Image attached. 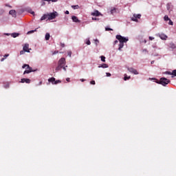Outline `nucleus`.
Returning <instances> with one entry per match:
<instances>
[{"instance_id":"nucleus-46","label":"nucleus","mask_w":176,"mask_h":176,"mask_svg":"<svg viewBox=\"0 0 176 176\" xmlns=\"http://www.w3.org/2000/svg\"><path fill=\"white\" fill-rule=\"evenodd\" d=\"M58 0H51L52 2H57Z\"/></svg>"},{"instance_id":"nucleus-39","label":"nucleus","mask_w":176,"mask_h":176,"mask_svg":"<svg viewBox=\"0 0 176 176\" xmlns=\"http://www.w3.org/2000/svg\"><path fill=\"white\" fill-rule=\"evenodd\" d=\"M57 53H58V51H55L54 52L52 53V54H53V55L57 54Z\"/></svg>"},{"instance_id":"nucleus-13","label":"nucleus","mask_w":176,"mask_h":176,"mask_svg":"<svg viewBox=\"0 0 176 176\" xmlns=\"http://www.w3.org/2000/svg\"><path fill=\"white\" fill-rule=\"evenodd\" d=\"M72 20H73L74 23H80V21H79V19L76 16H73L72 17Z\"/></svg>"},{"instance_id":"nucleus-8","label":"nucleus","mask_w":176,"mask_h":176,"mask_svg":"<svg viewBox=\"0 0 176 176\" xmlns=\"http://www.w3.org/2000/svg\"><path fill=\"white\" fill-rule=\"evenodd\" d=\"M30 50H31V49H30V44L25 43L23 46V51L30 53Z\"/></svg>"},{"instance_id":"nucleus-40","label":"nucleus","mask_w":176,"mask_h":176,"mask_svg":"<svg viewBox=\"0 0 176 176\" xmlns=\"http://www.w3.org/2000/svg\"><path fill=\"white\" fill-rule=\"evenodd\" d=\"M118 40H116L115 41H114V45H116L117 43H118Z\"/></svg>"},{"instance_id":"nucleus-4","label":"nucleus","mask_w":176,"mask_h":176,"mask_svg":"<svg viewBox=\"0 0 176 176\" xmlns=\"http://www.w3.org/2000/svg\"><path fill=\"white\" fill-rule=\"evenodd\" d=\"M116 39H118V41H119V42L122 43H126L129 41V38H126L125 37L120 35H117Z\"/></svg>"},{"instance_id":"nucleus-44","label":"nucleus","mask_w":176,"mask_h":176,"mask_svg":"<svg viewBox=\"0 0 176 176\" xmlns=\"http://www.w3.org/2000/svg\"><path fill=\"white\" fill-rule=\"evenodd\" d=\"M95 42H96V45H97V43H100V41L98 40H96Z\"/></svg>"},{"instance_id":"nucleus-34","label":"nucleus","mask_w":176,"mask_h":176,"mask_svg":"<svg viewBox=\"0 0 176 176\" xmlns=\"http://www.w3.org/2000/svg\"><path fill=\"white\" fill-rule=\"evenodd\" d=\"M86 43L87 44V45H91V42H90V40H87V42H86Z\"/></svg>"},{"instance_id":"nucleus-49","label":"nucleus","mask_w":176,"mask_h":176,"mask_svg":"<svg viewBox=\"0 0 176 176\" xmlns=\"http://www.w3.org/2000/svg\"><path fill=\"white\" fill-rule=\"evenodd\" d=\"M6 6H8V8H12V6H9V5H8V4H6Z\"/></svg>"},{"instance_id":"nucleus-26","label":"nucleus","mask_w":176,"mask_h":176,"mask_svg":"<svg viewBox=\"0 0 176 176\" xmlns=\"http://www.w3.org/2000/svg\"><path fill=\"white\" fill-rule=\"evenodd\" d=\"M6 57H9V54H5L4 58H2L1 61H3V60H5V58H6Z\"/></svg>"},{"instance_id":"nucleus-47","label":"nucleus","mask_w":176,"mask_h":176,"mask_svg":"<svg viewBox=\"0 0 176 176\" xmlns=\"http://www.w3.org/2000/svg\"><path fill=\"white\" fill-rule=\"evenodd\" d=\"M92 20H98V19L92 17Z\"/></svg>"},{"instance_id":"nucleus-16","label":"nucleus","mask_w":176,"mask_h":176,"mask_svg":"<svg viewBox=\"0 0 176 176\" xmlns=\"http://www.w3.org/2000/svg\"><path fill=\"white\" fill-rule=\"evenodd\" d=\"M166 74H168V75H173V76H176V69L173 70L172 73L166 72Z\"/></svg>"},{"instance_id":"nucleus-2","label":"nucleus","mask_w":176,"mask_h":176,"mask_svg":"<svg viewBox=\"0 0 176 176\" xmlns=\"http://www.w3.org/2000/svg\"><path fill=\"white\" fill-rule=\"evenodd\" d=\"M22 68H26V70L24 71L23 75H25V74H30V72H32V67H30V65L25 64L22 66Z\"/></svg>"},{"instance_id":"nucleus-15","label":"nucleus","mask_w":176,"mask_h":176,"mask_svg":"<svg viewBox=\"0 0 176 176\" xmlns=\"http://www.w3.org/2000/svg\"><path fill=\"white\" fill-rule=\"evenodd\" d=\"M48 82H51L52 85H54V82H56V78L54 77L50 78L48 79Z\"/></svg>"},{"instance_id":"nucleus-42","label":"nucleus","mask_w":176,"mask_h":176,"mask_svg":"<svg viewBox=\"0 0 176 176\" xmlns=\"http://www.w3.org/2000/svg\"><path fill=\"white\" fill-rule=\"evenodd\" d=\"M65 13V14H69V11L67 10Z\"/></svg>"},{"instance_id":"nucleus-12","label":"nucleus","mask_w":176,"mask_h":176,"mask_svg":"<svg viewBox=\"0 0 176 176\" xmlns=\"http://www.w3.org/2000/svg\"><path fill=\"white\" fill-rule=\"evenodd\" d=\"M160 38L161 39H162V41H166L168 38L167 35L164 34H162L160 35Z\"/></svg>"},{"instance_id":"nucleus-22","label":"nucleus","mask_w":176,"mask_h":176,"mask_svg":"<svg viewBox=\"0 0 176 176\" xmlns=\"http://www.w3.org/2000/svg\"><path fill=\"white\" fill-rule=\"evenodd\" d=\"M131 78V76H127V74H124V80H129Z\"/></svg>"},{"instance_id":"nucleus-9","label":"nucleus","mask_w":176,"mask_h":176,"mask_svg":"<svg viewBox=\"0 0 176 176\" xmlns=\"http://www.w3.org/2000/svg\"><path fill=\"white\" fill-rule=\"evenodd\" d=\"M19 83H31V80L30 78H22L21 79V81H19Z\"/></svg>"},{"instance_id":"nucleus-45","label":"nucleus","mask_w":176,"mask_h":176,"mask_svg":"<svg viewBox=\"0 0 176 176\" xmlns=\"http://www.w3.org/2000/svg\"><path fill=\"white\" fill-rule=\"evenodd\" d=\"M3 13V10L0 9V14H2Z\"/></svg>"},{"instance_id":"nucleus-11","label":"nucleus","mask_w":176,"mask_h":176,"mask_svg":"<svg viewBox=\"0 0 176 176\" xmlns=\"http://www.w3.org/2000/svg\"><path fill=\"white\" fill-rule=\"evenodd\" d=\"M9 13L12 16V17H16V15L17 14V12L14 10H10Z\"/></svg>"},{"instance_id":"nucleus-28","label":"nucleus","mask_w":176,"mask_h":176,"mask_svg":"<svg viewBox=\"0 0 176 176\" xmlns=\"http://www.w3.org/2000/svg\"><path fill=\"white\" fill-rule=\"evenodd\" d=\"M58 83H61V80H55V82H54V85H58Z\"/></svg>"},{"instance_id":"nucleus-36","label":"nucleus","mask_w":176,"mask_h":176,"mask_svg":"<svg viewBox=\"0 0 176 176\" xmlns=\"http://www.w3.org/2000/svg\"><path fill=\"white\" fill-rule=\"evenodd\" d=\"M24 53H25V51L24 50H22L20 52V54H24Z\"/></svg>"},{"instance_id":"nucleus-41","label":"nucleus","mask_w":176,"mask_h":176,"mask_svg":"<svg viewBox=\"0 0 176 176\" xmlns=\"http://www.w3.org/2000/svg\"><path fill=\"white\" fill-rule=\"evenodd\" d=\"M107 76H111V73H106Z\"/></svg>"},{"instance_id":"nucleus-27","label":"nucleus","mask_w":176,"mask_h":176,"mask_svg":"<svg viewBox=\"0 0 176 176\" xmlns=\"http://www.w3.org/2000/svg\"><path fill=\"white\" fill-rule=\"evenodd\" d=\"M100 58H101V61H102L103 63H105V56H101Z\"/></svg>"},{"instance_id":"nucleus-38","label":"nucleus","mask_w":176,"mask_h":176,"mask_svg":"<svg viewBox=\"0 0 176 176\" xmlns=\"http://www.w3.org/2000/svg\"><path fill=\"white\" fill-rule=\"evenodd\" d=\"M149 39H150V41H153V39H155V38L152 37V36H149Z\"/></svg>"},{"instance_id":"nucleus-17","label":"nucleus","mask_w":176,"mask_h":176,"mask_svg":"<svg viewBox=\"0 0 176 176\" xmlns=\"http://www.w3.org/2000/svg\"><path fill=\"white\" fill-rule=\"evenodd\" d=\"M169 47H170V49H176V45L174 44V43H170L169 44Z\"/></svg>"},{"instance_id":"nucleus-32","label":"nucleus","mask_w":176,"mask_h":176,"mask_svg":"<svg viewBox=\"0 0 176 176\" xmlns=\"http://www.w3.org/2000/svg\"><path fill=\"white\" fill-rule=\"evenodd\" d=\"M68 67V66H63L62 68L64 71H67V68Z\"/></svg>"},{"instance_id":"nucleus-35","label":"nucleus","mask_w":176,"mask_h":176,"mask_svg":"<svg viewBox=\"0 0 176 176\" xmlns=\"http://www.w3.org/2000/svg\"><path fill=\"white\" fill-rule=\"evenodd\" d=\"M61 47H65V44L60 43Z\"/></svg>"},{"instance_id":"nucleus-5","label":"nucleus","mask_w":176,"mask_h":176,"mask_svg":"<svg viewBox=\"0 0 176 176\" xmlns=\"http://www.w3.org/2000/svg\"><path fill=\"white\" fill-rule=\"evenodd\" d=\"M58 16V13L57 12H50L48 14V20H54Z\"/></svg>"},{"instance_id":"nucleus-53","label":"nucleus","mask_w":176,"mask_h":176,"mask_svg":"<svg viewBox=\"0 0 176 176\" xmlns=\"http://www.w3.org/2000/svg\"><path fill=\"white\" fill-rule=\"evenodd\" d=\"M43 5H45V2L43 3Z\"/></svg>"},{"instance_id":"nucleus-37","label":"nucleus","mask_w":176,"mask_h":176,"mask_svg":"<svg viewBox=\"0 0 176 176\" xmlns=\"http://www.w3.org/2000/svg\"><path fill=\"white\" fill-rule=\"evenodd\" d=\"M36 32V29H35L34 30H32V31H30V32H29L30 34H32V32Z\"/></svg>"},{"instance_id":"nucleus-51","label":"nucleus","mask_w":176,"mask_h":176,"mask_svg":"<svg viewBox=\"0 0 176 176\" xmlns=\"http://www.w3.org/2000/svg\"><path fill=\"white\" fill-rule=\"evenodd\" d=\"M143 52H146V49L143 50Z\"/></svg>"},{"instance_id":"nucleus-24","label":"nucleus","mask_w":176,"mask_h":176,"mask_svg":"<svg viewBox=\"0 0 176 176\" xmlns=\"http://www.w3.org/2000/svg\"><path fill=\"white\" fill-rule=\"evenodd\" d=\"M111 14H113L114 13H116V8H113L111 10Z\"/></svg>"},{"instance_id":"nucleus-23","label":"nucleus","mask_w":176,"mask_h":176,"mask_svg":"<svg viewBox=\"0 0 176 176\" xmlns=\"http://www.w3.org/2000/svg\"><path fill=\"white\" fill-rule=\"evenodd\" d=\"M164 21H169L170 18L168 17V15H165L164 17Z\"/></svg>"},{"instance_id":"nucleus-25","label":"nucleus","mask_w":176,"mask_h":176,"mask_svg":"<svg viewBox=\"0 0 176 176\" xmlns=\"http://www.w3.org/2000/svg\"><path fill=\"white\" fill-rule=\"evenodd\" d=\"M72 9H79V6L76 5V6H72Z\"/></svg>"},{"instance_id":"nucleus-1","label":"nucleus","mask_w":176,"mask_h":176,"mask_svg":"<svg viewBox=\"0 0 176 176\" xmlns=\"http://www.w3.org/2000/svg\"><path fill=\"white\" fill-rule=\"evenodd\" d=\"M66 64L65 58H61L58 62V66L56 67V72H58L60 71L63 67H65Z\"/></svg>"},{"instance_id":"nucleus-20","label":"nucleus","mask_w":176,"mask_h":176,"mask_svg":"<svg viewBox=\"0 0 176 176\" xmlns=\"http://www.w3.org/2000/svg\"><path fill=\"white\" fill-rule=\"evenodd\" d=\"M50 39V34L46 33L45 34V41H49Z\"/></svg>"},{"instance_id":"nucleus-7","label":"nucleus","mask_w":176,"mask_h":176,"mask_svg":"<svg viewBox=\"0 0 176 176\" xmlns=\"http://www.w3.org/2000/svg\"><path fill=\"white\" fill-rule=\"evenodd\" d=\"M128 71L131 72V74H133L134 75H138V71L133 67H128Z\"/></svg>"},{"instance_id":"nucleus-18","label":"nucleus","mask_w":176,"mask_h":176,"mask_svg":"<svg viewBox=\"0 0 176 176\" xmlns=\"http://www.w3.org/2000/svg\"><path fill=\"white\" fill-rule=\"evenodd\" d=\"M123 46H124V43H120L118 50H122V49H123Z\"/></svg>"},{"instance_id":"nucleus-50","label":"nucleus","mask_w":176,"mask_h":176,"mask_svg":"<svg viewBox=\"0 0 176 176\" xmlns=\"http://www.w3.org/2000/svg\"><path fill=\"white\" fill-rule=\"evenodd\" d=\"M80 80H81L82 82H85V80H86L82 78V79H80Z\"/></svg>"},{"instance_id":"nucleus-33","label":"nucleus","mask_w":176,"mask_h":176,"mask_svg":"<svg viewBox=\"0 0 176 176\" xmlns=\"http://www.w3.org/2000/svg\"><path fill=\"white\" fill-rule=\"evenodd\" d=\"M91 85H96V81L95 80H91L90 82Z\"/></svg>"},{"instance_id":"nucleus-52","label":"nucleus","mask_w":176,"mask_h":176,"mask_svg":"<svg viewBox=\"0 0 176 176\" xmlns=\"http://www.w3.org/2000/svg\"><path fill=\"white\" fill-rule=\"evenodd\" d=\"M153 63H154V61H152V62H151V64H153Z\"/></svg>"},{"instance_id":"nucleus-29","label":"nucleus","mask_w":176,"mask_h":176,"mask_svg":"<svg viewBox=\"0 0 176 176\" xmlns=\"http://www.w3.org/2000/svg\"><path fill=\"white\" fill-rule=\"evenodd\" d=\"M168 24H169V25H173L174 23L173 22V21H171V19H170L169 22H168Z\"/></svg>"},{"instance_id":"nucleus-10","label":"nucleus","mask_w":176,"mask_h":176,"mask_svg":"<svg viewBox=\"0 0 176 176\" xmlns=\"http://www.w3.org/2000/svg\"><path fill=\"white\" fill-rule=\"evenodd\" d=\"M91 16H102V14H101V12H100L98 10H95L94 12H91Z\"/></svg>"},{"instance_id":"nucleus-14","label":"nucleus","mask_w":176,"mask_h":176,"mask_svg":"<svg viewBox=\"0 0 176 176\" xmlns=\"http://www.w3.org/2000/svg\"><path fill=\"white\" fill-rule=\"evenodd\" d=\"M46 19H49V15L48 14H45L41 18V21H43V20H46Z\"/></svg>"},{"instance_id":"nucleus-6","label":"nucleus","mask_w":176,"mask_h":176,"mask_svg":"<svg viewBox=\"0 0 176 176\" xmlns=\"http://www.w3.org/2000/svg\"><path fill=\"white\" fill-rule=\"evenodd\" d=\"M138 19H141V14H134L131 17L132 21H138Z\"/></svg>"},{"instance_id":"nucleus-19","label":"nucleus","mask_w":176,"mask_h":176,"mask_svg":"<svg viewBox=\"0 0 176 176\" xmlns=\"http://www.w3.org/2000/svg\"><path fill=\"white\" fill-rule=\"evenodd\" d=\"M98 68H108V65L105 63L101 65V66H98Z\"/></svg>"},{"instance_id":"nucleus-48","label":"nucleus","mask_w":176,"mask_h":176,"mask_svg":"<svg viewBox=\"0 0 176 176\" xmlns=\"http://www.w3.org/2000/svg\"><path fill=\"white\" fill-rule=\"evenodd\" d=\"M67 82H70L69 78H66Z\"/></svg>"},{"instance_id":"nucleus-21","label":"nucleus","mask_w":176,"mask_h":176,"mask_svg":"<svg viewBox=\"0 0 176 176\" xmlns=\"http://www.w3.org/2000/svg\"><path fill=\"white\" fill-rule=\"evenodd\" d=\"M19 33H12L11 34V36H12V38H17V36H19Z\"/></svg>"},{"instance_id":"nucleus-30","label":"nucleus","mask_w":176,"mask_h":176,"mask_svg":"<svg viewBox=\"0 0 176 176\" xmlns=\"http://www.w3.org/2000/svg\"><path fill=\"white\" fill-rule=\"evenodd\" d=\"M72 54V52L69 51V52H67V56H69V57H71Z\"/></svg>"},{"instance_id":"nucleus-3","label":"nucleus","mask_w":176,"mask_h":176,"mask_svg":"<svg viewBox=\"0 0 176 176\" xmlns=\"http://www.w3.org/2000/svg\"><path fill=\"white\" fill-rule=\"evenodd\" d=\"M170 80L166 78H161L158 83L160 85H162V86H166V85H168L170 83Z\"/></svg>"},{"instance_id":"nucleus-43","label":"nucleus","mask_w":176,"mask_h":176,"mask_svg":"<svg viewBox=\"0 0 176 176\" xmlns=\"http://www.w3.org/2000/svg\"><path fill=\"white\" fill-rule=\"evenodd\" d=\"M30 13H31V14H33V16H34V14H35V12L34 11L30 12Z\"/></svg>"},{"instance_id":"nucleus-31","label":"nucleus","mask_w":176,"mask_h":176,"mask_svg":"<svg viewBox=\"0 0 176 176\" xmlns=\"http://www.w3.org/2000/svg\"><path fill=\"white\" fill-rule=\"evenodd\" d=\"M105 30L106 31H113V30L111 28H106Z\"/></svg>"}]
</instances>
